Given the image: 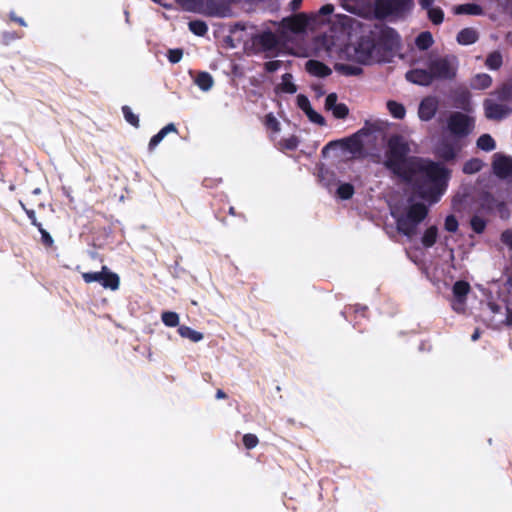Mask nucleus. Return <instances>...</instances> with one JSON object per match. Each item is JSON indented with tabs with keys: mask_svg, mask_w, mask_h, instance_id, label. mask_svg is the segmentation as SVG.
<instances>
[{
	"mask_svg": "<svg viewBox=\"0 0 512 512\" xmlns=\"http://www.w3.org/2000/svg\"><path fill=\"white\" fill-rule=\"evenodd\" d=\"M410 143L402 136L388 139L383 165L393 174L411 181L419 177L417 193L430 202H437L446 189L449 171L430 160L409 157Z\"/></svg>",
	"mask_w": 512,
	"mask_h": 512,
	"instance_id": "f257e3e1",
	"label": "nucleus"
},
{
	"mask_svg": "<svg viewBox=\"0 0 512 512\" xmlns=\"http://www.w3.org/2000/svg\"><path fill=\"white\" fill-rule=\"evenodd\" d=\"M481 318L495 328L512 325V295L510 291L507 294H501L497 300L489 302L482 309Z\"/></svg>",
	"mask_w": 512,
	"mask_h": 512,
	"instance_id": "f03ea898",
	"label": "nucleus"
},
{
	"mask_svg": "<svg viewBox=\"0 0 512 512\" xmlns=\"http://www.w3.org/2000/svg\"><path fill=\"white\" fill-rule=\"evenodd\" d=\"M446 127L449 134L455 140L469 136L475 128V118L459 111L449 114L446 120Z\"/></svg>",
	"mask_w": 512,
	"mask_h": 512,
	"instance_id": "7ed1b4c3",
	"label": "nucleus"
},
{
	"mask_svg": "<svg viewBox=\"0 0 512 512\" xmlns=\"http://www.w3.org/2000/svg\"><path fill=\"white\" fill-rule=\"evenodd\" d=\"M350 57L363 64L371 63L373 61H382V56L379 54L374 39L369 36L362 37L353 47V53Z\"/></svg>",
	"mask_w": 512,
	"mask_h": 512,
	"instance_id": "20e7f679",
	"label": "nucleus"
},
{
	"mask_svg": "<svg viewBox=\"0 0 512 512\" xmlns=\"http://www.w3.org/2000/svg\"><path fill=\"white\" fill-rule=\"evenodd\" d=\"M427 208L423 204L412 205L406 216H402L397 220V228L400 232L407 236H412L416 233L417 225L426 217Z\"/></svg>",
	"mask_w": 512,
	"mask_h": 512,
	"instance_id": "39448f33",
	"label": "nucleus"
},
{
	"mask_svg": "<svg viewBox=\"0 0 512 512\" xmlns=\"http://www.w3.org/2000/svg\"><path fill=\"white\" fill-rule=\"evenodd\" d=\"M429 70L434 80H451L456 76L458 62L455 57H439L430 60Z\"/></svg>",
	"mask_w": 512,
	"mask_h": 512,
	"instance_id": "423d86ee",
	"label": "nucleus"
},
{
	"mask_svg": "<svg viewBox=\"0 0 512 512\" xmlns=\"http://www.w3.org/2000/svg\"><path fill=\"white\" fill-rule=\"evenodd\" d=\"M377 48L382 60L385 59L386 53L397 51L400 47V37L398 33L391 28H383L377 37Z\"/></svg>",
	"mask_w": 512,
	"mask_h": 512,
	"instance_id": "0eeeda50",
	"label": "nucleus"
},
{
	"mask_svg": "<svg viewBox=\"0 0 512 512\" xmlns=\"http://www.w3.org/2000/svg\"><path fill=\"white\" fill-rule=\"evenodd\" d=\"M471 288L466 281H457L454 283L452 292V308L458 312L463 313L466 308V297L469 294Z\"/></svg>",
	"mask_w": 512,
	"mask_h": 512,
	"instance_id": "6e6552de",
	"label": "nucleus"
},
{
	"mask_svg": "<svg viewBox=\"0 0 512 512\" xmlns=\"http://www.w3.org/2000/svg\"><path fill=\"white\" fill-rule=\"evenodd\" d=\"M485 116L491 120H500L512 113V108L503 103H497L493 99L484 102Z\"/></svg>",
	"mask_w": 512,
	"mask_h": 512,
	"instance_id": "1a4fd4ad",
	"label": "nucleus"
},
{
	"mask_svg": "<svg viewBox=\"0 0 512 512\" xmlns=\"http://www.w3.org/2000/svg\"><path fill=\"white\" fill-rule=\"evenodd\" d=\"M439 109V99L435 96L423 98L418 107V117L422 121H429L436 115Z\"/></svg>",
	"mask_w": 512,
	"mask_h": 512,
	"instance_id": "9d476101",
	"label": "nucleus"
},
{
	"mask_svg": "<svg viewBox=\"0 0 512 512\" xmlns=\"http://www.w3.org/2000/svg\"><path fill=\"white\" fill-rule=\"evenodd\" d=\"M493 170L498 177L512 180V158L495 154Z\"/></svg>",
	"mask_w": 512,
	"mask_h": 512,
	"instance_id": "9b49d317",
	"label": "nucleus"
},
{
	"mask_svg": "<svg viewBox=\"0 0 512 512\" xmlns=\"http://www.w3.org/2000/svg\"><path fill=\"white\" fill-rule=\"evenodd\" d=\"M459 140L454 141H442L437 147H436V155L446 161L453 160L458 152L461 150V145L458 143Z\"/></svg>",
	"mask_w": 512,
	"mask_h": 512,
	"instance_id": "f8f14e48",
	"label": "nucleus"
},
{
	"mask_svg": "<svg viewBox=\"0 0 512 512\" xmlns=\"http://www.w3.org/2000/svg\"><path fill=\"white\" fill-rule=\"evenodd\" d=\"M406 79L417 85L429 86L432 82V76L429 68L426 69H413L406 73Z\"/></svg>",
	"mask_w": 512,
	"mask_h": 512,
	"instance_id": "ddd939ff",
	"label": "nucleus"
},
{
	"mask_svg": "<svg viewBox=\"0 0 512 512\" xmlns=\"http://www.w3.org/2000/svg\"><path fill=\"white\" fill-rule=\"evenodd\" d=\"M399 9V0H377L375 3V14L378 18H384Z\"/></svg>",
	"mask_w": 512,
	"mask_h": 512,
	"instance_id": "4468645a",
	"label": "nucleus"
},
{
	"mask_svg": "<svg viewBox=\"0 0 512 512\" xmlns=\"http://www.w3.org/2000/svg\"><path fill=\"white\" fill-rule=\"evenodd\" d=\"M283 23L286 27H288L292 32L294 33H301L304 32L307 24H308V18L306 14L300 13L290 18H285L283 20Z\"/></svg>",
	"mask_w": 512,
	"mask_h": 512,
	"instance_id": "2eb2a0df",
	"label": "nucleus"
},
{
	"mask_svg": "<svg viewBox=\"0 0 512 512\" xmlns=\"http://www.w3.org/2000/svg\"><path fill=\"white\" fill-rule=\"evenodd\" d=\"M254 43L259 45L262 50L270 51L276 48L278 39L272 32H264L255 37Z\"/></svg>",
	"mask_w": 512,
	"mask_h": 512,
	"instance_id": "dca6fc26",
	"label": "nucleus"
},
{
	"mask_svg": "<svg viewBox=\"0 0 512 512\" xmlns=\"http://www.w3.org/2000/svg\"><path fill=\"white\" fill-rule=\"evenodd\" d=\"M306 70L316 77H326L331 74V69L328 66L316 60H309L306 63Z\"/></svg>",
	"mask_w": 512,
	"mask_h": 512,
	"instance_id": "f3484780",
	"label": "nucleus"
},
{
	"mask_svg": "<svg viewBox=\"0 0 512 512\" xmlns=\"http://www.w3.org/2000/svg\"><path fill=\"white\" fill-rule=\"evenodd\" d=\"M478 39L477 32L472 28L462 29L457 35V41L462 45H469Z\"/></svg>",
	"mask_w": 512,
	"mask_h": 512,
	"instance_id": "a211bd4d",
	"label": "nucleus"
},
{
	"mask_svg": "<svg viewBox=\"0 0 512 512\" xmlns=\"http://www.w3.org/2000/svg\"><path fill=\"white\" fill-rule=\"evenodd\" d=\"M105 289L117 290L120 285L119 276L116 273L109 271L105 276L102 277L100 284Z\"/></svg>",
	"mask_w": 512,
	"mask_h": 512,
	"instance_id": "6ab92c4d",
	"label": "nucleus"
},
{
	"mask_svg": "<svg viewBox=\"0 0 512 512\" xmlns=\"http://www.w3.org/2000/svg\"><path fill=\"white\" fill-rule=\"evenodd\" d=\"M492 84V78L486 73H480L472 79V87L475 89H486Z\"/></svg>",
	"mask_w": 512,
	"mask_h": 512,
	"instance_id": "aec40b11",
	"label": "nucleus"
},
{
	"mask_svg": "<svg viewBox=\"0 0 512 512\" xmlns=\"http://www.w3.org/2000/svg\"><path fill=\"white\" fill-rule=\"evenodd\" d=\"M178 333L183 337V338H187L189 339L190 341L192 342H199L203 339V334L198 332V331H195L193 330L192 328L188 327V326H180L178 328Z\"/></svg>",
	"mask_w": 512,
	"mask_h": 512,
	"instance_id": "412c9836",
	"label": "nucleus"
},
{
	"mask_svg": "<svg viewBox=\"0 0 512 512\" xmlns=\"http://www.w3.org/2000/svg\"><path fill=\"white\" fill-rule=\"evenodd\" d=\"M455 14H469V15H480L482 14V9L480 6L476 4H462L458 5L454 8Z\"/></svg>",
	"mask_w": 512,
	"mask_h": 512,
	"instance_id": "4be33fe9",
	"label": "nucleus"
},
{
	"mask_svg": "<svg viewBox=\"0 0 512 512\" xmlns=\"http://www.w3.org/2000/svg\"><path fill=\"white\" fill-rule=\"evenodd\" d=\"M109 268L107 266H103L101 271L99 272H85L82 274L83 280L86 283L98 282L101 284L102 277L105 276L109 272Z\"/></svg>",
	"mask_w": 512,
	"mask_h": 512,
	"instance_id": "5701e85b",
	"label": "nucleus"
},
{
	"mask_svg": "<svg viewBox=\"0 0 512 512\" xmlns=\"http://www.w3.org/2000/svg\"><path fill=\"white\" fill-rule=\"evenodd\" d=\"M281 92L293 94L296 92V85L293 83V78L291 74H284L282 76V81L278 87Z\"/></svg>",
	"mask_w": 512,
	"mask_h": 512,
	"instance_id": "b1692460",
	"label": "nucleus"
},
{
	"mask_svg": "<svg viewBox=\"0 0 512 512\" xmlns=\"http://www.w3.org/2000/svg\"><path fill=\"white\" fill-rule=\"evenodd\" d=\"M477 147L484 151H492L495 149V141L489 134H483L477 140Z\"/></svg>",
	"mask_w": 512,
	"mask_h": 512,
	"instance_id": "393cba45",
	"label": "nucleus"
},
{
	"mask_svg": "<svg viewBox=\"0 0 512 512\" xmlns=\"http://www.w3.org/2000/svg\"><path fill=\"white\" fill-rule=\"evenodd\" d=\"M387 108L391 115L397 119H402L405 116L406 110L404 106L396 101H388Z\"/></svg>",
	"mask_w": 512,
	"mask_h": 512,
	"instance_id": "a878e982",
	"label": "nucleus"
},
{
	"mask_svg": "<svg viewBox=\"0 0 512 512\" xmlns=\"http://www.w3.org/2000/svg\"><path fill=\"white\" fill-rule=\"evenodd\" d=\"M485 65L491 70H497L502 65V56L499 52L490 53L485 61Z\"/></svg>",
	"mask_w": 512,
	"mask_h": 512,
	"instance_id": "bb28decb",
	"label": "nucleus"
},
{
	"mask_svg": "<svg viewBox=\"0 0 512 512\" xmlns=\"http://www.w3.org/2000/svg\"><path fill=\"white\" fill-rule=\"evenodd\" d=\"M437 239V228L435 226L429 227L423 237H422V243L426 247H431L434 245Z\"/></svg>",
	"mask_w": 512,
	"mask_h": 512,
	"instance_id": "cd10ccee",
	"label": "nucleus"
},
{
	"mask_svg": "<svg viewBox=\"0 0 512 512\" xmlns=\"http://www.w3.org/2000/svg\"><path fill=\"white\" fill-rule=\"evenodd\" d=\"M432 44L433 38L429 32H423L416 38V45L421 50L428 49Z\"/></svg>",
	"mask_w": 512,
	"mask_h": 512,
	"instance_id": "c85d7f7f",
	"label": "nucleus"
},
{
	"mask_svg": "<svg viewBox=\"0 0 512 512\" xmlns=\"http://www.w3.org/2000/svg\"><path fill=\"white\" fill-rule=\"evenodd\" d=\"M483 162L480 159L474 158L467 161L463 166V172L466 174H474L481 170Z\"/></svg>",
	"mask_w": 512,
	"mask_h": 512,
	"instance_id": "c756f323",
	"label": "nucleus"
},
{
	"mask_svg": "<svg viewBox=\"0 0 512 512\" xmlns=\"http://www.w3.org/2000/svg\"><path fill=\"white\" fill-rule=\"evenodd\" d=\"M196 84L203 91H208L213 85V79L208 73H200L196 78Z\"/></svg>",
	"mask_w": 512,
	"mask_h": 512,
	"instance_id": "7c9ffc66",
	"label": "nucleus"
},
{
	"mask_svg": "<svg viewBox=\"0 0 512 512\" xmlns=\"http://www.w3.org/2000/svg\"><path fill=\"white\" fill-rule=\"evenodd\" d=\"M162 321L166 326L176 327L179 324V316L175 312H164L162 314Z\"/></svg>",
	"mask_w": 512,
	"mask_h": 512,
	"instance_id": "2f4dec72",
	"label": "nucleus"
},
{
	"mask_svg": "<svg viewBox=\"0 0 512 512\" xmlns=\"http://www.w3.org/2000/svg\"><path fill=\"white\" fill-rule=\"evenodd\" d=\"M189 28L198 36H203L207 32V25L202 21H191L189 23Z\"/></svg>",
	"mask_w": 512,
	"mask_h": 512,
	"instance_id": "473e14b6",
	"label": "nucleus"
},
{
	"mask_svg": "<svg viewBox=\"0 0 512 512\" xmlns=\"http://www.w3.org/2000/svg\"><path fill=\"white\" fill-rule=\"evenodd\" d=\"M354 193V188L351 184L345 183L339 186L337 194L341 199H349Z\"/></svg>",
	"mask_w": 512,
	"mask_h": 512,
	"instance_id": "72a5a7b5",
	"label": "nucleus"
},
{
	"mask_svg": "<svg viewBox=\"0 0 512 512\" xmlns=\"http://www.w3.org/2000/svg\"><path fill=\"white\" fill-rule=\"evenodd\" d=\"M428 17L434 24H440L443 21V11L440 8H429Z\"/></svg>",
	"mask_w": 512,
	"mask_h": 512,
	"instance_id": "f704fd0d",
	"label": "nucleus"
},
{
	"mask_svg": "<svg viewBox=\"0 0 512 512\" xmlns=\"http://www.w3.org/2000/svg\"><path fill=\"white\" fill-rule=\"evenodd\" d=\"M265 125L273 133L280 131V123L272 114H268L265 117Z\"/></svg>",
	"mask_w": 512,
	"mask_h": 512,
	"instance_id": "c9c22d12",
	"label": "nucleus"
},
{
	"mask_svg": "<svg viewBox=\"0 0 512 512\" xmlns=\"http://www.w3.org/2000/svg\"><path fill=\"white\" fill-rule=\"evenodd\" d=\"M335 69L345 75H357L361 71L360 68L353 67L350 65H345V64H337L335 66Z\"/></svg>",
	"mask_w": 512,
	"mask_h": 512,
	"instance_id": "e433bc0d",
	"label": "nucleus"
},
{
	"mask_svg": "<svg viewBox=\"0 0 512 512\" xmlns=\"http://www.w3.org/2000/svg\"><path fill=\"white\" fill-rule=\"evenodd\" d=\"M330 111L332 112L333 116L338 119H344L349 113V109L344 103H339Z\"/></svg>",
	"mask_w": 512,
	"mask_h": 512,
	"instance_id": "4c0bfd02",
	"label": "nucleus"
},
{
	"mask_svg": "<svg viewBox=\"0 0 512 512\" xmlns=\"http://www.w3.org/2000/svg\"><path fill=\"white\" fill-rule=\"evenodd\" d=\"M305 114L311 122L316 123L318 125L325 124V119L319 113H317L312 107L308 111H306Z\"/></svg>",
	"mask_w": 512,
	"mask_h": 512,
	"instance_id": "58836bf2",
	"label": "nucleus"
},
{
	"mask_svg": "<svg viewBox=\"0 0 512 512\" xmlns=\"http://www.w3.org/2000/svg\"><path fill=\"white\" fill-rule=\"evenodd\" d=\"M122 110L126 121L129 122L131 125L137 127L139 125V119L131 111V109L128 106H124Z\"/></svg>",
	"mask_w": 512,
	"mask_h": 512,
	"instance_id": "ea45409f",
	"label": "nucleus"
},
{
	"mask_svg": "<svg viewBox=\"0 0 512 512\" xmlns=\"http://www.w3.org/2000/svg\"><path fill=\"white\" fill-rule=\"evenodd\" d=\"M497 97L500 101H506L512 98V87L503 86L500 90L497 91Z\"/></svg>",
	"mask_w": 512,
	"mask_h": 512,
	"instance_id": "a19ab883",
	"label": "nucleus"
},
{
	"mask_svg": "<svg viewBox=\"0 0 512 512\" xmlns=\"http://www.w3.org/2000/svg\"><path fill=\"white\" fill-rule=\"evenodd\" d=\"M243 443H244V446L247 448V449H252L254 447L257 446L258 444V438L256 435L254 434H245L243 436Z\"/></svg>",
	"mask_w": 512,
	"mask_h": 512,
	"instance_id": "79ce46f5",
	"label": "nucleus"
},
{
	"mask_svg": "<svg viewBox=\"0 0 512 512\" xmlns=\"http://www.w3.org/2000/svg\"><path fill=\"white\" fill-rule=\"evenodd\" d=\"M471 226L475 232L481 233L485 229L486 223L483 219L476 216L472 218Z\"/></svg>",
	"mask_w": 512,
	"mask_h": 512,
	"instance_id": "37998d69",
	"label": "nucleus"
},
{
	"mask_svg": "<svg viewBox=\"0 0 512 512\" xmlns=\"http://www.w3.org/2000/svg\"><path fill=\"white\" fill-rule=\"evenodd\" d=\"M297 105L304 113L311 108L308 98L301 94L297 96Z\"/></svg>",
	"mask_w": 512,
	"mask_h": 512,
	"instance_id": "c03bdc74",
	"label": "nucleus"
},
{
	"mask_svg": "<svg viewBox=\"0 0 512 512\" xmlns=\"http://www.w3.org/2000/svg\"><path fill=\"white\" fill-rule=\"evenodd\" d=\"M458 228V222L452 215L448 216L445 220V229L450 232H455Z\"/></svg>",
	"mask_w": 512,
	"mask_h": 512,
	"instance_id": "a18cd8bd",
	"label": "nucleus"
},
{
	"mask_svg": "<svg viewBox=\"0 0 512 512\" xmlns=\"http://www.w3.org/2000/svg\"><path fill=\"white\" fill-rule=\"evenodd\" d=\"M338 104L339 103H337V95L335 93H330L329 95H327L325 100V108L327 110H332Z\"/></svg>",
	"mask_w": 512,
	"mask_h": 512,
	"instance_id": "49530a36",
	"label": "nucleus"
},
{
	"mask_svg": "<svg viewBox=\"0 0 512 512\" xmlns=\"http://www.w3.org/2000/svg\"><path fill=\"white\" fill-rule=\"evenodd\" d=\"M166 136L165 131L160 130L156 135H154L150 142H149V148L154 149Z\"/></svg>",
	"mask_w": 512,
	"mask_h": 512,
	"instance_id": "de8ad7c7",
	"label": "nucleus"
},
{
	"mask_svg": "<svg viewBox=\"0 0 512 512\" xmlns=\"http://www.w3.org/2000/svg\"><path fill=\"white\" fill-rule=\"evenodd\" d=\"M40 233H41V239H42V242L47 245V246H52L53 244V239L52 237L50 236V234L44 230L42 228V226L40 225V227H38Z\"/></svg>",
	"mask_w": 512,
	"mask_h": 512,
	"instance_id": "09e8293b",
	"label": "nucleus"
},
{
	"mask_svg": "<svg viewBox=\"0 0 512 512\" xmlns=\"http://www.w3.org/2000/svg\"><path fill=\"white\" fill-rule=\"evenodd\" d=\"M281 145L287 149H294L298 145V140L295 136H291L281 143Z\"/></svg>",
	"mask_w": 512,
	"mask_h": 512,
	"instance_id": "8fccbe9b",
	"label": "nucleus"
},
{
	"mask_svg": "<svg viewBox=\"0 0 512 512\" xmlns=\"http://www.w3.org/2000/svg\"><path fill=\"white\" fill-rule=\"evenodd\" d=\"M168 57H169L170 62H172V63H177V62H179V61L181 60V58H182V51H181V50H178V49H176V50H170V51H169V56H168Z\"/></svg>",
	"mask_w": 512,
	"mask_h": 512,
	"instance_id": "3c124183",
	"label": "nucleus"
},
{
	"mask_svg": "<svg viewBox=\"0 0 512 512\" xmlns=\"http://www.w3.org/2000/svg\"><path fill=\"white\" fill-rule=\"evenodd\" d=\"M280 67H281V61H279V60L269 61L265 64V68L268 72H274V71L278 70Z\"/></svg>",
	"mask_w": 512,
	"mask_h": 512,
	"instance_id": "603ef678",
	"label": "nucleus"
},
{
	"mask_svg": "<svg viewBox=\"0 0 512 512\" xmlns=\"http://www.w3.org/2000/svg\"><path fill=\"white\" fill-rule=\"evenodd\" d=\"M333 11H334V7H333V5H331V4H326V5H324V6H322V7L320 8V10H319V14H320V15H329V14L333 13Z\"/></svg>",
	"mask_w": 512,
	"mask_h": 512,
	"instance_id": "864d4df0",
	"label": "nucleus"
},
{
	"mask_svg": "<svg viewBox=\"0 0 512 512\" xmlns=\"http://www.w3.org/2000/svg\"><path fill=\"white\" fill-rule=\"evenodd\" d=\"M26 213H27V216L32 221V224L37 227H40L41 224L37 222L35 212L33 210H26Z\"/></svg>",
	"mask_w": 512,
	"mask_h": 512,
	"instance_id": "5fc2aeb1",
	"label": "nucleus"
},
{
	"mask_svg": "<svg viewBox=\"0 0 512 512\" xmlns=\"http://www.w3.org/2000/svg\"><path fill=\"white\" fill-rule=\"evenodd\" d=\"M162 131H165V134L167 135L169 132H176V127L174 124H168L164 128L161 129Z\"/></svg>",
	"mask_w": 512,
	"mask_h": 512,
	"instance_id": "6e6d98bb",
	"label": "nucleus"
},
{
	"mask_svg": "<svg viewBox=\"0 0 512 512\" xmlns=\"http://www.w3.org/2000/svg\"><path fill=\"white\" fill-rule=\"evenodd\" d=\"M459 106H461V107H462L465 111H467V112H471V111H472L471 107L469 106V101H468V99H466V100H464V101L460 102V103H459Z\"/></svg>",
	"mask_w": 512,
	"mask_h": 512,
	"instance_id": "4d7b16f0",
	"label": "nucleus"
},
{
	"mask_svg": "<svg viewBox=\"0 0 512 512\" xmlns=\"http://www.w3.org/2000/svg\"><path fill=\"white\" fill-rule=\"evenodd\" d=\"M433 1L434 0H420V4L424 9H429L431 8Z\"/></svg>",
	"mask_w": 512,
	"mask_h": 512,
	"instance_id": "13d9d810",
	"label": "nucleus"
},
{
	"mask_svg": "<svg viewBox=\"0 0 512 512\" xmlns=\"http://www.w3.org/2000/svg\"><path fill=\"white\" fill-rule=\"evenodd\" d=\"M302 1L303 0H292L291 3H290L291 9L292 10H297L300 7Z\"/></svg>",
	"mask_w": 512,
	"mask_h": 512,
	"instance_id": "bf43d9fd",
	"label": "nucleus"
},
{
	"mask_svg": "<svg viewBox=\"0 0 512 512\" xmlns=\"http://www.w3.org/2000/svg\"><path fill=\"white\" fill-rule=\"evenodd\" d=\"M479 336H480L479 330H478V329H476V330L474 331V333L472 334V340H473V341H476V340L479 338Z\"/></svg>",
	"mask_w": 512,
	"mask_h": 512,
	"instance_id": "052dcab7",
	"label": "nucleus"
},
{
	"mask_svg": "<svg viewBox=\"0 0 512 512\" xmlns=\"http://www.w3.org/2000/svg\"><path fill=\"white\" fill-rule=\"evenodd\" d=\"M216 396L219 399L226 397L225 393L222 390H218Z\"/></svg>",
	"mask_w": 512,
	"mask_h": 512,
	"instance_id": "680f3d73",
	"label": "nucleus"
},
{
	"mask_svg": "<svg viewBox=\"0 0 512 512\" xmlns=\"http://www.w3.org/2000/svg\"><path fill=\"white\" fill-rule=\"evenodd\" d=\"M404 2L409 6L411 7L412 6V0H404Z\"/></svg>",
	"mask_w": 512,
	"mask_h": 512,
	"instance_id": "e2e57ef3",
	"label": "nucleus"
},
{
	"mask_svg": "<svg viewBox=\"0 0 512 512\" xmlns=\"http://www.w3.org/2000/svg\"><path fill=\"white\" fill-rule=\"evenodd\" d=\"M21 207L23 208V210H27L24 204H21Z\"/></svg>",
	"mask_w": 512,
	"mask_h": 512,
	"instance_id": "0e129e2a",
	"label": "nucleus"
},
{
	"mask_svg": "<svg viewBox=\"0 0 512 512\" xmlns=\"http://www.w3.org/2000/svg\"><path fill=\"white\" fill-rule=\"evenodd\" d=\"M21 207L23 208V210H27L24 204H21Z\"/></svg>",
	"mask_w": 512,
	"mask_h": 512,
	"instance_id": "69168bd1",
	"label": "nucleus"
},
{
	"mask_svg": "<svg viewBox=\"0 0 512 512\" xmlns=\"http://www.w3.org/2000/svg\"><path fill=\"white\" fill-rule=\"evenodd\" d=\"M21 207L23 208V210H27L24 204H21Z\"/></svg>",
	"mask_w": 512,
	"mask_h": 512,
	"instance_id": "338daca9",
	"label": "nucleus"
}]
</instances>
